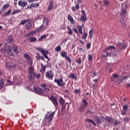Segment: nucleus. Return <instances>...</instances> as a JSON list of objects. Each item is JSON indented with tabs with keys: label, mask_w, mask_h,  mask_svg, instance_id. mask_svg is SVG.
Instances as JSON below:
<instances>
[{
	"label": "nucleus",
	"mask_w": 130,
	"mask_h": 130,
	"mask_svg": "<svg viewBox=\"0 0 130 130\" xmlns=\"http://www.w3.org/2000/svg\"><path fill=\"white\" fill-rule=\"evenodd\" d=\"M87 58L89 61H92V60H93V56H92V55L89 54L88 55Z\"/></svg>",
	"instance_id": "obj_42"
},
{
	"label": "nucleus",
	"mask_w": 130,
	"mask_h": 130,
	"mask_svg": "<svg viewBox=\"0 0 130 130\" xmlns=\"http://www.w3.org/2000/svg\"><path fill=\"white\" fill-rule=\"evenodd\" d=\"M41 69L40 70V72L41 73H42V72H44L46 70V65L44 66L43 64L41 63Z\"/></svg>",
	"instance_id": "obj_25"
},
{
	"label": "nucleus",
	"mask_w": 130,
	"mask_h": 130,
	"mask_svg": "<svg viewBox=\"0 0 130 130\" xmlns=\"http://www.w3.org/2000/svg\"><path fill=\"white\" fill-rule=\"evenodd\" d=\"M61 113L64 114V113H66V105H61Z\"/></svg>",
	"instance_id": "obj_32"
},
{
	"label": "nucleus",
	"mask_w": 130,
	"mask_h": 130,
	"mask_svg": "<svg viewBox=\"0 0 130 130\" xmlns=\"http://www.w3.org/2000/svg\"><path fill=\"white\" fill-rule=\"evenodd\" d=\"M34 92L39 95H42V94H43V89L40 87H34Z\"/></svg>",
	"instance_id": "obj_9"
},
{
	"label": "nucleus",
	"mask_w": 130,
	"mask_h": 130,
	"mask_svg": "<svg viewBox=\"0 0 130 130\" xmlns=\"http://www.w3.org/2000/svg\"><path fill=\"white\" fill-rule=\"evenodd\" d=\"M7 82H8V85H14V82L11 81V80L10 79H8L7 80Z\"/></svg>",
	"instance_id": "obj_50"
},
{
	"label": "nucleus",
	"mask_w": 130,
	"mask_h": 130,
	"mask_svg": "<svg viewBox=\"0 0 130 130\" xmlns=\"http://www.w3.org/2000/svg\"><path fill=\"white\" fill-rule=\"evenodd\" d=\"M68 20L71 22V24H74L75 23V20H74V18L70 14L68 15Z\"/></svg>",
	"instance_id": "obj_24"
},
{
	"label": "nucleus",
	"mask_w": 130,
	"mask_h": 130,
	"mask_svg": "<svg viewBox=\"0 0 130 130\" xmlns=\"http://www.w3.org/2000/svg\"><path fill=\"white\" fill-rule=\"evenodd\" d=\"M119 124H120V122L118 120H116L114 123V125L116 126Z\"/></svg>",
	"instance_id": "obj_53"
},
{
	"label": "nucleus",
	"mask_w": 130,
	"mask_h": 130,
	"mask_svg": "<svg viewBox=\"0 0 130 130\" xmlns=\"http://www.w3.org/2000/svg\"><path fill=\"white\" fill-rule=\"evenodd\" d=\"M77 63L78 64H81L82 63V59L81 58H79L76 61Z\"/></svg>",
	"instance_id": "obj_48"
},
{
	"label": "nucleus",
	"mask_w": 130,
	"mask_h": 130,
	"mask_svg": "<svg viewBox=\"0 0 130 130\" xmlns=\"http://www.w3.org/2000/svg\"><path fill=\"white\" fill-rule=\"evenodd\" d=\"M93 119L98 123V124H100V123H102V120L103 119L102 118L99 117L98 116H92Z\"/></svg>",
	"instance_id": "obj_10"
},
{
	"label": "nucleus",
	"mask_w": 130,
	"mask_h": 130,
	"mask_svg": "<svg viewBox=\"0 0 130 130\" xmlns=\"http://www.w3.org/2000/svg\"><path fill=\"white\" fill-rule=\"evenodd\" d=\"M19 13H21V10H17L15 11H14L12 13L11 15H15V14H19Z\"/></svg>",
	"instance_id": "obj_39"
},
{
	"label": "nucleus",
	"mask_w": 130,
	"mask_h": 130,
	"mask_svg": "<svg viewBox=\"0 0 130 130\" xmlns=\"http://www.w3.org/2000/svg\"><path fill=\"white\" fill-rule=\"evenodd\" d=\"M122 14H123V15H125L126 14V10L123 9L122 11Z\"/></svg>",
	"instance_id": "obj_64"
},
{
	"label": "nucleus",
	"mask_w": 130,
	"mask_h": 130,
	"mask_svg": "<svg viewBox=\"0 0 130 130\" xmlns=\"http://www.w3.org/2000/svg\"><path fill=\"white\" fill-rule=\"evenodd\" d=\"M71 77L72 79H77V77L76 76V75H75V74H72L71 75Z\"/></svg>",
	"instance_id": "obj_57"
},
{
	"label": "nucleus",
	"mask_w": 130,
	"mask_h": 130,
	"mask_svg": "<svg viewBox=\"0 0 130 130\" xmlns=\"http://www.w3.org/2000/svg\"><path fill=\"white\" fill-rule=\"evenodd\" d=\"M28 39L29 40V41H30L31 42H36V41H37V39L33 37L29 38Z\"/></svg>",
	"instance_id": "obj_33"
},
{
	"label": "nucleus",
	"mask_w": 130,
	"mask_h": 130,
	"mask_svg": "<svg viewBox=\"0 0 130 130\" xmlns=\"http://www.w3.org/2000/svg\"><path fill=\"white\" fill-rule=\"evenodd\" d=\"M13 82L15 83V84H17V83H18V78H17V77L14 76Z\"/></svg>",
	"instance_id": "obj_46"
},
{
	"label": "nucleus",
	"mask_w": 130,
	"mask_h": 130,
	"mask_svg": "<svg viewBox=\"0 0 130 130\" xmlns=\"http://www.w3.org/2000/svg\"><path fill=\"white\" fill-rule=\"evenodd\" d=\"M73 30L74 32H75V33H77V34L79 33V31H78V29H77V28H73Z\"/></svg>",
	"instance_id": "obj_61"
},
{
	"label": "nucleus",
	"mask_w": 130,
	"mask_h": 130,
	"mask_svg": "<svg viewBox=\"0 0 130 130\" xmlns=\"http://www.w3.org/2000/svg\"><path fill=\"white\" fill-rule=\"evenodd\" d=\"M6 64L7 68H11V64L9 62H6Z\"/></svg>",
	"instance_id": "obj_59"
},
{
	"label": "nucleus",
	"mask_w": 130,
	"mask_h": 130,
	"mask_svg": "<svg viewBox=\"0 0 130 130\" xmlns=\"http://www.w3.org/2000/svg\"><path fill=\"white\" fill-rule=\"evenodd\" d=\"M128 78H129V76H128V75H126V76H122L121 77V80L123 81V80H125L126 79H128Z\"/></svg>",
	"instance_id": "obj_47"
},
{
	"label": "nucleus",
	"mask_w": 130,
	"mask_h": 130,
	"mask_svg": "<svg viewBox=\"0 0 130 130\" xmlns=\"http://www.w3.org/2000/svg\"><path fill=\"white\" fill-rule=\"evenodd\" d=\"M49 22L47 20V19L45 17L43 18V25L40 26L39 28L36 29V32H42L43 30H46L47 29V27H48V24Z\"/></svg>",
	"instance_id": "obj_1"
},
{
	"label": "nucleus",
	"mask_w": 130,
	"mask_h": 130,
	"mask_svg": "<svg viewBox=\"0 0 130 130\" xmlns=\"http://www.w3.org/2000/svg\"><path fill=\"white\" fill-rule=\"evenodd\" d=\"M24 56L27 60H30L31 57L28 54H24Z\"/></svg>",
	"instance_id": "obj_41"
},
{
	"label": "nucleus",
	"mask_w": 130,
	"mask_h": 130,
	"mask_svg": "<svg viewBox=\"0 0 130 130\" xmlns=\"http://www.w3.org/2000/svg\"><path fill=\"white\" fill-rule=\"evenodd\" d=\"M61 55L62 56V57H64L65 58H66V57H67L68 56V53L67 52H63L61 54Z\"/></svg>",
	"instance_id": "obj_40"
},
{
	"label": "nucleus",
	"mask_w": 130,
	"mask_h": 130,
	"mask_svg": "<svg viewBox=\"0 0 130 130\" xmlns=\"http://www.w3.org/2000/svg\"><path fill=\"white\" fill-rule=\"evenodd\" d=\"M87 36H88V34L84 32L83 35L82 37V39H83L84 40H85V41H86V39H87Z\"/></svg>",
	"instance_id": "obj_34"
},
{
	"label": "nucleus",
	"mask_w": 130,
	"mask_h": 130,
	"mask_svg": "<svg viewBox=\"0 0 130 130\" xmlns=\"http://www.w3.org/2000/svg\"><path fill=\"white\" fill-rule=\"evenodd\" d=\"M75 8L76 10H79L80 9V6H79V4H77L75 6Z\"/></svg>",
	"instance_id": "obj_63"
},
{
	"label": "nucleus",
	"mask_w": 130,
	"mask_h": 130,
	"mask_svg": "<svg viewBox=\"0 0 130 130\" xmlns=\"http://www.w3.org/2000/svg\"><path fill=\"white\" fill-rule=\"evenodd\" d=\"M82 103L81 104V106L78 108V110H79V112L81 114L83 113V110L88 106V102H87V99H83L82 100Z\"/></svg>",
	"instance_id": "obj_4"
},
{
	"label": "nucleus",
	"mask_w": 130,
	"mask_h": 130,
	"mask_svg": "<svg viewBox=\"0 0 130 130\" xmlns=\"http://www.w3.org/2000/svg\"><path fill=\"white\" fill-rule=\"evenodd\" d=\"M74 91L76 94H80V93H81V90L80 89H75Z\"/></svg>",
	"instance_id": "obj_55"
},
{
	"label": "nucleus",
	"mask_w": 130,
	"mask_h": 130,
	"mask_svg": "<svg viewBox=\"0 0 130 130\" xmlns=\"http://www.w3.org/2000/svg\"><path fill=\"white\" fill-rule=\"evenodd\" d=\"M112 77L114 78V79L118 78V75L117 74H113L112 75Z\"/></svg>",
	"instance_id": "obj_51"
},
{
	"label": "nucleus",
	"mask_w": 130,
	"mask_h": 130,
	"mask_svg": "<svg viewBox=\"0 0 130 130\" xmlns=\"http://www.w3.org/2000/svg\"><path fill=\"white\" fill-rule=\"evenodd\" d=\"M11 50H12V47L8 45L5 46L4 51L6 52V53L9 54L10 52H11Z\"/></svg>",
	"instance_id": "obj_16"
},
{
	"label": "nucleus",
	"mask_w": 130,
	"mask_h": 130,
	"mask_svg": "<svg viewBox=\"0 0 130 130\" xmlns=\"http://www.w3.org/2000/svg\"><path fill=\"white\" fill-rule=\"evenodd\" d=\"M11 13H12L11 9H9L7 12H6L4 13L5 17H7V16H9V15H10V14H11Z\"/></svg>",
	"instance_id": "obj_35"
},
{
	"label": "nucleus",
	"mask_w": 130,
	"mask_h": 130,
	"mask_svg": "<svg viewBox=\"0 0 130 130\" xmlns=\"http://www.w3.org/2000/svg\"><path fill=\"white\" fill-rule=\"evenodd\" d=\"M93 29H91L89 31V35L90 36V39H92V37H93Z\"/></svg>",
	"instance_id": "obj_38"
},
{
	"label": "nucleus",
	"mask_w": 130,
	"mask_h": 130,
	"mask_svg": "<svg viewBox=\"0 0 130 130\" xmlns=\"http://www.w3.org/2000/svg\"><path fill=\"white\" fill-rule=\"evenodd\" d=\"M61 50V47L60 46H58L56 48H55V51H57L58 52H59Z\"/></svg>",
	"instance_id": "obj_44"
},
{
	"label": "nucleus",
	"mask_w": 130,
	"mask_h": 130,
	"mask_svg": "<svg viewBox=\"0 0 130 130\" xmlns=\"http://www.w3.org/2000/svg\"><path fill=\"white\" fill-rule=\"evenodd\" d=\"M54 82L56 83L58 86L60 87H64L66 86V82L63 81L62 78H59L58 79L55 78Z\"/></svg>",
	"instance_id": "obj_5"
},
{
	"label": "nucleus",
	"mask_w": 130,
	"mask_h": 130,
	"mask_svg": "<svg viewBox=\"0 0 130 130\" xmlns=\"http://www.w3.org/2000/svg\"><path fill=\"white\" fill-rule=\"evenodd\" d=\"M122 110L123 111H121V114L122 115H125V114H126V112H127L128 110V105H124V106H123Z\"/></svg>",
	"instance_id": "obj_12"
},
{
	"label": "nucleus",
	"mask_w": 130,
	"mask_h": 130,
	"mask_svg": "<svg viewBox=\"0 0 130 130\" xmlns=\"http://www.w3.org/2000/svg\"><path fill=\"white\" fill-rule=\"evenodd\" d=\"M60 104H61V105H64V102H66V101H64L63 100V98L60 96L59 100Z\"/></svg>",
	"instance_id": "obj_28"
},
{
	"label": "nucleus",
	"mask_w": 130,
	"mask_h": 130,
	"mask_svg": "<svg viewBox=\"0 0 130 130\" xmlns=\"http://www.w3.org/2000/svg\"><path fill=\"white\" fill-rule=\"evenodd\" d=\"M50 100L52 102L54 106L55 107H57V105H58V103L57 102V98H54L53 97V96L51 95L50 97Z\"/></svg>",
	"instance_id": "obj_13"
},
{
	"label": "nucleus",
	"mask_w": 130,
	"mask_h": 130,
	"mask_svg": "<svg viewBox=\"0 0 130 130\" xmlns=\"http://www.w3.org/2000/svg\"><path fill=\"white\" fill-rule=\"evenodd\" d=\"M86 121H88V122H89V123H92L94 126H96V123L94 121V120L90 119H86Z\"/></svg>",
	"instance_id": "obj_29"
},
{
	"label": "nucleus",
	"mask_w": 130,
	"mask_h": 130,
	"mask_svg": "<svg viewBox=\"0 0 130 130\" xmlns=\"http://www.w3.org/2000/svg\"><path fill=\"white\" fill-rule=\"evenodd\" d=\"M48 37V34H45L43 36H41V37L39 39V41L41 42L43 39H46V38Z\"/></svg>",
	"instance_id": "obj_23"
},
{
	"label": "nucleus",
	"mask_w": 130,
	"mask_h": 130,
	"mask_svg": "<svg viewBox=\"0 0 130 130\" xmlns=\"http://www.w3.org/2000/svg\"><path fill=\"white\" fill-rule=\"evenodd\" d=\"M124 122H128L129 121V117H126L124 119Z\"/></svg>",
	"instance_id": "obj_49"
},
{
	"label": "nucleus",
	"mask_w": 130,
	"mask_h": 130,
	"mask_svg": "<svg viewBox=\"0 0 130 130\" xmlns=\"http://www.w3.org/2000/svg\"><path fill=\"white\" fill-rule=\"evenodd\" d=\"M29 73L28 78L30 81V82H32L34 79H35L36 77V73L35 72H34V68H33L32 67H30L28 68Z\"/></svg>",
	"instance_id": "obj_3"
},
{
	"label": "nucleus",
	"mask_w": 130,
	"mask_h": 130,
	"mask_svg": "<svg viewBox=\"0 0 130 130\" xmlns=\"http://www.w3.org/2000/svg\"><path fill=\"white\" fill-rule=\"evenodd\" d=\"M4 85H5V83L4 82V79H0V88H1V87H3Z\"/></svg>",
	"instance_id": "obj_45"
},
{
	"label": "nucleus",
	"mask_w": 130,
	"mask_h": 130,
	"mask_svg": "<svg viewBox=\"0 0 130 130\" xmlns=\"http://www.w3.org/2000/svg\"><path fill=\"white\" fill-rule=\"evenodd\" d=\"M104 4H105V5H106V6H109V2L107 0H105Z\"/></svg>",
	"instance_id": "obj_60"
},
{
	"label": "nucleus",
	"mask_w": 130,
	"mask_h": 130,
	"mask_svg": "<svg viewBox=\"0 0 130 130\" xmlns=\"http://www.w3.org/2000/svg\"><path fill=\"white\" fill-rule=\"evenodd\" d=\"M68 29L69 30V31H67L68 34L73 35V30H72V28H71L70 26H68Z\"/></svg>",
	"instance_id": "obj_36"
},
{
	"label": "nucleus",
	"mask_w": 130,
	"mask_h": 130,
	"mask_svg": "<svg viewBox=\"0 0 130 130\" xmlns=\"http://www.w3.org/2000/svg\"><path fill=\"white\" fill-rule=\"evenodd\" d=\"M52 77H53V71L50 70L48 71L46 73V78L49 80H52Z\"/></svg>",
	"instance_id": "obj_8"
},
{
	"label": "nucleus",
	"mask_w": 130,
	"mask_h": 130,
	"mask_svg": "<svg viewBox=\"0 0 130 130\" xmlns=\"http://www.w3.org/2000/svg\"><path fill=\"white\" fill-rule=\"evenodd\" d=\"M9 7H10V4H7L4 5L2 8V11H5L6 9H8V8H9Z\"/></svg>",
	"instance_id": "obj_37"
},
{
	"label": "nucleus",
	"mask_w": 130,
	"mask_h": 130,
	"mask_svg": "<svg viewBox=\"0 0 130 130\" xmlns=\"http://www.w3.org/2000/svg\"><path fill=\"white\" fill-rule=\"evenodd\" d=\"M12 49L16 54H19V50L18 49V46H16V44H12Z\"/></svg>",
	"instance_id": "obj_18"
},
{
	"label": "nucleus",
	"mask_w": 130,
	"mask_h": 130,
	"mask_svg": "<svg viewBox=\"0 0 130 130\" xmlns=\"http://www.w3.org/2000/svg\"><path fill=\"white\" fill-rule=\"evenodd\" d=\"M52 8H53V2L50 1L49 2V5L48 7V10L50 11V10H52Z\"/></svg>",
	"instance_id": "obj_26"
},
{
	"label": "nucleus",
	"mask_w": 130,
	"mask_h": 130,
	"mask_svg": "<svg viewBox=\"0 0 130 130\" xmlns=\"http://www.w3.org/2000/svg\"><path fill=\"white\" fill-rule=\"evenodd\" d=\"M39 7V3H31L27 6L26 10L32 9V8H38Z\"/></svg>",
	"instance_id": "obj_14"
},
{
	"label": "nucleus",
	"mask_w": 130,
	"mask_h": 130,
	"mask_svg": "<svg viewBox=\"0 0 130 130\" xmlns=\"http://www.w3.org/2000/svg\"><path fill=\"white\" fill-rule=\"evenodd\" d=\"M112 49H115V48L113 46H109L105 49V52L108 50H112Z\"/></svg>",
	"instance_id": "obj_22"
},
{
	"label": "nucleus",
	"mask_w": 130,
	"mask_h": 130,
	"mask_svg": "<svg viewBox=\"0 0 130 130\" xmlns=\"http://www.w3.org/2000/svg\"><path fill=\"white\" fill-rule=\"evenodd\" d=\"M65 59H66V60L68 61V62L69 63H71L72 62V59H71V58L70 57V56H67Z\"/></svg>",
	"instance_id": "obj_43"
},
{
	"label": "nucleus",
	"mask_w": 130,
	"mask_h": 130,
	"mask_svg": "<svg viewBox=\"0 0 130 130\" xmlns=\"http://www.w3.org/2000/svg\"><path fill=\"white\" fill-rule=\"evenodd\" d=\"M103 57H106V56H109L110 55V53H108L107 51L105 52V50H104V52L102 53Z\"/></svg>",
	"instance_id": "obj_30"
},
{
	"label": "nucleus",
	"mask_w": 130,
	"mask_h": 130,
	"mask_svg": "<svg viewBox=\"0 0 130 130\" xmlns=\"http://www.w3.org/2000/svg\"><path fill=\"white\" fill-rule=\"evenodd\" d=\"M27 5H28V2L27 1H23L22 0L18 1V6L21 7V8H24L27 7Z\"/></svg>",
	"instance_id": "obj_11"
},
{
	"label": "nucleus",
	"mask_w": 130,
	"mask_h": 130,
	"mask_svg": "<svg viewBox=\"0 0 130 130\" xmlns=\"http://www.w3.org/2000/svg\"><path fill=\"white\" fill-rule=\"evenodd\" d=\"M86 48L87 49H90V48H91V43H88L86 45Z\"/></svg>",
	"instance_id": "obj_52"
},
{
	"label": "nucleus",
	"mask_w": 130,
	"mask_h": 130,
	"mask_svg": "<svg viewBox=\"0 0 130 130\" xmlns=\"http://www.w3.org/2000/svg\"><path fill=\"white\" fill-rule=\"evenodd\" d=\"M8 43H13L14 42V38L12 36H10L7 39Z\"/></svg>",
	"instance_id": "obj_20"
},
{
	"label": "nucleus",
	"mask_w": 130,
	"mask_h": 130,
	"mask_svg": "<svg viewBox=\"0 0 130 130\" xmlns=\"http://www.w3.org/2000/svg\"><path fill=\"white\" fill-rule=\"evenodd\" d=\"M41 17V15L37 16V17L35 18V20L36 21H37V20H41V17Z\"/></svg>",
	"instance_id": "obj_56"
},
{
	"label": "nucleus",
	"mask_w": 130,
	"mask_h": 130,
	"mask_svg": "<svg viewBox=\"0 0 130 130\" xmlns=\"http://www.w3.org/2000/svg\"><path fill=\"white\" fill-rule=\"evenodd\" d=\"M37 50L38 51H40L41 52V54H43V55H45L46 54H48V51L43 50V49L39 47L37 48Z\"/></svg>",
	"instance_id": "obj_15"
},
{
	"label": "nucleus",
	"mask_w": 130,
	"mask_h": 130,
	"mask_svg": "<svg viewBox=\"0 0 130 130\" xmlns=\"http://www.w3.org/2000/svg\"><path fill=\"white\" fill-rule=\"evenodd\" d=\"M54 114H55V112H52L51 114L50 112H48L47 113L45 114V118L47 119L48 125H51V121L52 119H53Z\"/></svg>",
	"instance_id": "obj_2"
},
{
	"label": "nucleus",
	"mask_w": 130,
	"mask_h": 130,
	"mask_svg": "<svg viewBox=\"0 0 130 130\" xmlns=\"http://www.w3.org/2000/svg\"><path fill=\"white\" fill-rule=\"evenodd\" d=\"M41 88L43 89V90H45V91H49V87H48V85H47L46 84L42 83L41 85Z\"/></svg>",
	"instance_id": "obj_19"
},
{
	"label": "nucleus",
	"mask_w": 130,
	"mask_h": 130,
	"mask_svg": "<svg viewBox=\"0 0 130 130\" xmlns=\"http://www.w3.org/2000/svg\"><path fill=\"white\" fill-rule=\"evenodd\" d=\"M27 22H30V19L22 20L20 22V25H25Z\"/></svg>",
	"instance_id": "obj_27"
},
{
	"label": "nucleus",
	"mask_w": 130,
	"mask_h": 130,
	"mask_svg": "<svg viewBox=\"0 0 130 130\" xmlns=\"http://www.w3.org/2000/svg\"><path fill=\"white\" fill-rule=\"evenodd\" d=\"M77 29L79 31V33H80L81 35L83 34V31L82 30H83V26L81 25H79L77 26Z\"/></svg>",
	"instance_id": "obj_31"
},
{
	"label": "nucleus",
	"mask_w": 130,
	"mask_h": 130,
	"mask_svg": "<svg viewBox=\"0 0 130 130\" xmlns=\"http://www.w3.org/2000/svg\"><path fill=\"white\" fill-rule=\"evenodd\" d=\"M67 41H68V39H64L61 42L62 44H66V43H67Z\"/></svg>",
	"instance_id": "obj_54"
},
{
	"label": "nucleus",
	"mask_w": 130,
	"mask_h": 130,
	"mask_svg": "<svg viewBox=\"0 0 130 130\" xmlns=\"http://www.w3.org/2000/svg\"><path fill=\"white\" fill-rule=\"evenodd\" d=\"M28 22H29L27 23L25 25V29H26V30H29L31 28H32V23H31V22H30V20Z\"/></svg>",
	"instance_id": "obj_21"
},
{
	"label": "nucleus",
	"mask_w": 130,
	"mask_h": 130,
	"mask_svg": "<svg viewBox=\"0 0 130 130\" xmlns=\"http://www.w3.org/2000/svg\"><path fill=\"white\" fill-rule=\"evenodd\" d=\"M116 46L118 48L119 50H122L123 49H125L126 48L127 45L126 43H121L120 42H118L116 45Z\"/></svg>",
	"instance_id": "obj_6"
},
{
	"label": "nucleus",
	"mask_w": 130,
	"mask_h": 130,
	"mask_svg": "<svg viewBox=\"0 0 130 130\" xmlns=\"http://www.w3.org/2000/svg\"><path fill=\"white\" fill-rule=\"evenodd\" d=\"M36 77L37 79H40V78H41V74H38L37 75H36Z\"/></svg>",
	"instance_id": "obj_58"
},
{
	"label": "nucleus",
	"mask_w": 130,
	"mask_h": 130,
	"mask_svg": "<svg viewBox=\"0 0 130 130\" xmlns=\"http://www.w3.org/2000/svg\"><path fill=\"white\" fill-rule=\"evenodd\" d=\"M105 119L106 121H107V122H109L110 124H113V118H112V117L106 116Z\"/></svg>",
	"instance_id": "obj_17"
},
{
	"label": "nucleus",
	"mask_w": 130,
	"mask_h": 130,
	"mask_svg": "<svg viewBox=\"0 0 130 130\" xmlns=\"http://www.w3.org/2000/svg\"><path fill=\"white\" fill-rule=\"evenodd\" d=\"M81 13L82 15L79 19V21H80V22H86V21H87V18L86 17V12L85 10H82Z\"/></svg>",
	"instance_id": "obj_7"
},
{
	"label": "nucleus",
	"mask_w": 130,
	"mask_h": 130,
	"mask_svg": "<svg viewBox=\"0 0 130 130\" xmlns=\"http://www.w3.org/2000/svg\"><path fill=\"white\" fill-rule=\"evenodd\" d=\"M40 57H41L40 54L37 53V55L36 56V59H39L40 58Z\"/></svg>",
	"instance_id": "obj_62"
}]
</instances>
